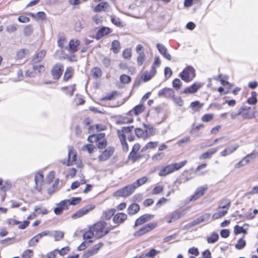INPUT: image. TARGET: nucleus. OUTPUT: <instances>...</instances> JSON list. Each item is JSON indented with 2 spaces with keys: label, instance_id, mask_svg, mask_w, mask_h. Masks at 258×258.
<instances>
[{
  "label": "nucleus",
  "instance_id": "ddd939ff",
  "mask_svg": "<svg viewBox=\"0 0 258 258\" xmlns=\"http://www.w3.org/2000/svg\"><path fill=\"white\" fill-rule=\"evenodd\" d=\"M114 152V148L112 147H109L106 149L98 156V160L100 162H104L107 160L112 156Z\"/></svg>",
  "mask_w": 258,
  "mask_h": 258
},
{
  "label": "nucleus",
  "instance_id": "8fccbe9b",
  "mask_svg": "<svg viewBox=\"0 0 258 258\" xmlns=\"http://www.w3.org/2000/svg\"><path fill=\"white\" fill-rule=\"evenodd\" d=\"M218 234L217 233L213 232L210 237L207 238V241L209 243H214L218 240Z\"/></svg>",
  "mask_w": 258,
  "mask_h": 258
},
{
  "label": "nucleus",
  "instance_id": "a19ab883",
  "mask_svg": "<svg viewBox=\"0 0 258 258\" xmlns=\"http://www.w3.org/2000/svg\"><path fill=\"white\" fill-rule=\"evenodd\" d=\"M107 141L105 137H103L99 138V140L97 142V147L98 149H102L107 146Z\"/></svg>",
  "mask_w": 258,
  "mask_h": 258
},
{
  "label": "nucleus",
  "instance_id": "9d476101",
  "mask_svg": "<svg viewBox=\"0 0 258 258\" xmlns=\"http://www.w3.org/2000/svg\"><path fill=\"white\" fill-rule=\"evenodd\" d=\"M207 189V185H204V186L198 187L196 189L194 194H193L190 197H189L188 200V202H190L191 201H195L199 199L200 197H201L205 194Z\"/></svg>",
  "mask_w": 258,
  "mask_h": 258
},
{
  "label": "nucleus",
  "instance_id": "5701e85b",
  "mask_svg": "<svg viewBox=\"0 0 258 258\" xmlns=\"http://www.w3.org/2000/svg\"><path fill=\"white\" fill-rule=\"evenodd\" d=\"M127 219V215L123 213L116 214L113 218L114 223L120 224L122 223Z\"/></svg>",
  "mask_w": 258,
  "mask_h": 258
},
{
  "label": "nucleus",
  "instance_id": "f3484780",
  "mask_svg": "<svg viewBox=\"0 0 258 258\" xmlns=\"http://www.w3.org/2000/svg\"><path fill=\"white\" fill-rule=\"evenodd\" d=\"M103 243L101 242L98 243L93 246L92 249L87 250L84 254L83 257L84 258H89L97 253L99 249L103 246Z\"/></svg>",
  "mask_w": 258,
  "mask_h": 258
},
{
  "label": "nucleus",
  "instance_id": "f03ea898",
  "mask_svg": "<svg viewBox=\"0 0 258 258\" xmlns=\"http://www.w3.org/2000/svg\"><path fill=\"white\" fill-rule=\"evenodd\" d=\"M106 225L105 222L99 221L90 227L96 238H101L108 233L110 229L105 228Z\"/></svg>",
  "mask_w": 258,
  "mask_h": 258
},
{
  "label": "nucleus",
  "instance_id": "09e8293b",
  "mask_svg": "<svg viewBox=\"0 0 258 258\" xmlns=\"http://www.w3.org/2000/svg\"><path fill=\"white\" fill-rule=\"evenodd\" d=\"M159 142L157 141L149 142L143 147V150L146 151L148 149H152L156 147Z\"/></svg>",
  "mask_w": 258,
  "mask_h": 258
},
{
  "label": "nucleus",
  "instance_id": "7ed1b4c3",
  "mask_svg": "<svg viewBox=\"0 0 258 258\" xmlns=\"http://www.w3.org/2000/svg\"><path fill=\"white\" fill-rule=\"evenodd\" d=\"M230 206V202L227 199H223L217 209V212L213 215V219L216 220L224 216L227 213Z\"/></svg>",
  "mask_w": 258,
  "mask_h": 258
},
{
  "label": "nucleus",
  "instance_id": "4468645a",
  "mask_svg": "<svg viewBox=\"0 0 258 258\" xmlns=\"http://www.w3.org/2000/svg\"><path fill=\"white\" fill-rule=\"evenodd\" d=\"M77 159V153L73 146L68 147V156L67 166H70L74 165Z\"/></svg>",
  "mask_w": 258,
  "mask_h": 258
},
{
  "label": "nucleus",
  "instance_id": "6e6d98bb",
  "mask_svg": "<svg viewBox=\"0 0 258 258\" xmlns=\"http://www.w3.org/2000/svg\"><path fill=\"white\" fill-rule=\"evenodd\" d=\"M138 54L139 55L137 57V61L138 65L141 66L143 64L145 60V54L144 53H141Z\"/></svg>",
  "mask_w": 258,
  "mask_h": 258
},
{
  "label": "nucleus",
  "instance_id": "20e7f679",
  "mask_svg": "<svg viewBox=\"0 0 258 258\" xmlns=\"http://www.w3.org/2000/svg\"><path fill=\"white\" fill-rule=\"evenodd\" d=\"M179 76L184 82H189L196 76L195 70L192 66H187L179 74Z\"/></svg>",
  "mask_w": 258,
  "mask_h": 258
},
{
  "label": "nucleus",
  "instance_id": "37998d69",
  "mask_svg": "<svg viewBox=\"0 0 258 258\" xmlns=\"http://www.w3.org/2000/svg\"><path fill=\"white\" fill-rule=\"evenodd\" d=\"M144 108L145 107L142 104L138 105L133 108V110L130 111V113L133 112L135 114L138 115L144 111Z\"/></svg>",
  "mask_w": 258,
  "mask_h": 258
},
{
  "label": "nucleus",
  "instance_id": "2eb2a0df",
  "mask_svg": "<svg viewBox=\"0 0 258 258\" xmlns=\"http://www.w3.org/2000/svg\"><path fill=\"white\" fill-rule=\"evenodd\" d=\"M63 71V66L61 63H56L52 69L51 74L55 79H58Z\"/></svg>",
  "mask_w": 258,
  "mask_h": 258
},
{
  "label": "nucleus",
  "instance_id": "680f3d73",
  "mask_svg": "<svg viewBox=\"0 0 258 258\" xmlns=\"http://www.w3.org/2000/svg\"><path fill=\"white\" fill-rule=\"evenodd\" d=\"M190 141V138L189 137H185L183 138L178 140L177 142V145L178 146L181 147L183 144L188 143Z\"/></svg>",
  "mask_w": 258,
  "mask_h": 258
},
{
  "label": "nucleus",
  "instance_id": "4be33fe9",
  "mask_svg": "<svg viewBox=\"0 0 258 258\" xmlns=\"http://www.w3.org/2000/svg\"><path fill=\"white\" fill-rule=\"evenodd\" d=\"M218 147L212 148L208 150L207 152L203 153L199 157L200 160H205L210 159L212 156L215 154L218 150Z\"/></svg>",
  "mask_w": 258,
  "mask_h": 258
},
{
  "label": "nucleus",
  "instance_id": "a878e982",
  "mask_svg": "<svg viewBox=\"0 0 258 258\" xmlns=\"http://www.w3.org/2000/svg\"><path fill=\"white\" fill-rule=\"evenodd\" d=\"M201 87V85L200 83H195L190 86L185 88L183 92L185 94L194 93L196 92Z\"/></svg>",
  "mask_w": 258,
  "mask_h": 258
},
{
  "label": "nucleus",
  "instance_id": "1a4fd4ad",
  "mask_svg": "<svg viewBox=\"0 0 258 258\" xmlns=\"http://www.w3.org/2000/svg\"><path fill=\"white\" fill-rule=\"evenodd\" d=\"M95 207V205H87L72 214L71 217L74 219L80 218L87 214L90 211L93 210Z\"/></svg>",
  "mask_w": 258,
  "mask_h": 258
},
{
  "label": "nucleus",
  "instance_id": "49530a36",
  "mask_svg": "<svg viewBox=\"0 0 258 258\" xmlns=\"http://www.w3.org/2000/svg\"><path fill=\"white\" fill-rule=\"evenodd\" d=\"M135 134L136 136L140 138L143 139L144 140H146L145 130L141 129L140 128H137L135 129Z\"/></svg>",
  "mask_w": 258,
  "mask_h": 258
},
{
  "label": "nucleus",
  "instance_id": "f257e3e1",
  "mask_svg": "<svg viewBox=\"0 0 258 258\" xmlns=\"http://www.w3.org/2000/svg\"><path fill=\"white\" fill-rule=\"evenodd\" d=\"M187 163L186 160L179 163H173L161 167L158 175L160 176H165L177 171L184 166Z\"/></svg>",
  "mask_w": 258,
  "mask_h": 258
},
{
  "label": "nucleus",
  "instance_id": "f704fd0d",
  "mask_svg": "<svg viewBox=\"0 0 258 258\" xmlns=\"http://www.w3.org/2000/svg\"><path fill=\"white\" fill-rule=\"evenodd\" d=\"M74 74V70L72 68L69 67L66 69L63 76V80L65 81H68L73 76Z\"/></svg>",
  "mask_w": 258,
  "mask_h": 258
},
{
  "label": "nucleus",
  "instance_id": "58836bf2",
  "mask_svg": "<svg viewBox=\"0 0 258 258\" xmlns=\"http://www.w3.org/2000/svg\"><path fill=\"white\" fill-rule=\"evenodd\" d=\"M91 75L94 78H98L102 76V71L99 68L95 67L91 70Z\"/></svg>",
  "mask_w": 258,
  "mask_h": 258
},
{
  "label": "nucleus",
  "instance_id": "e433bc0d",
  "mask_svg": "<svg viewBox=\"0 0 258 258\" xmlns=\"http://www.w3.org/2000/svg\"><path fill=\"white\" fill-rule=\"evenodd\" d=\"M51 236L54 237L55 241H59L63 238L64 233L61 231H54Z\"/></svg>",
  "mask_w": 258,
  "mask_h": 258
},
{
  "label": "nucleus",
  "instance_id": "4d7b16f0",
  "mask_svg": "<svg viewBox=\"0 0 258 258\" xmlns=\"http://www.w3.org/2000/svg\"><path fill=\"white\" fill-rule=\"evenodd\" d=\"M182 85V82L179 79H175L172 81V86L176 90L180 89Z\"/></svg>",
  "mask_w": 258,
  "mask_h": 258
},
{
  "label": "nucleus",
  "instance_id": "c85d7f7f",
  "mask_svg": "<svg viewBox=\"0 0 258 258\" xmlns=\"http://www.w3.org/2000/svg\"><path fill=\"white\" fill-rule=\"evenodd\" d=\"M105 135L104 133H100L98 134H93L90 135L87 140L90 143H97L100 138L105 137Z\"/></svg>",
  "mask_w": 258,
  "mask_h": 258
},
{
  "label": "nucleus",
  "instance_id": "338daca9",
  "mask_svg": "<svg viewBox=\"0 0 258 258\" xmlns=\"http://www.w3.org/2000/svg\"><path fill=\"white\" fill-rule=\"evenodd\" d=\"M33 255V251L31 249L25 250L22 254L23 258H31Z\"/></svg>",
  "mask_w": 258,
  "mask_h": 258
},
{
  "label": "nucleus",
  "instance_id": "412c9836",
  "mask_svg": "<svg viewBox=\"0 0 258 258\" xmlns=\"http://www.w3.org/2000/svg\"><path fill=\"white\" fill-rule=\"evenodd\" d=\"M157 48L162 56L166 59L170 60L171 59V55L168 53L167 51V48L162 44L158 43L157 44Z\"/></svg>",
  "mask_w": 258,
  "mask_h": 258
},
{
  "label": "nucleus",
  "instance_id": "774afa93",
  "mask_svg": "<svg viewBox=\"0 0 258 258\" xmlns=\"http://www.w3.org/2000/svg\"><path fill=\"white\" fill-rule=\"evenodd\" d=\"M164 186L162 185L156 186L153 189L152 193L154 195H158L161 193L163 190Z\"/></svg>",
  "mask_w": 258,
  "mask_h": 258
},
{
  "label": "nucleus",
  "instance_id": "864d4df0",
  "mask_svg": "<svg viewBox=\"0 0 258 258\" xmlns=\"http://www.w3.org/2000/svg\"><path fill=\"white\" fill-rule=\"evenodd\" d=\"M246 245L245 241L243 239V238H240L237 243L235 244V247L237 249H243Z\"/></svg>",
  "mask_w": 258,
  "mask_h": 258
},
{
  "label": "nucleus",
  "instance_id": "393cba45",
  "mask_svg": "<svg viewBox=\"0 0 258 258\" xmlns=\"http://www.w3.org/2000/svg\"><path fill=\"white\" fill-rule=\"evenodd\" d=\"M45 55L46 51L44 50H41L36 55V56H34L31 62L34 64H37L43 59Z\"/></svg>",
  "mask_w": 258,
  "mask_h": 258
},
{
  "label": "nucleus",
  "instance_id": "f8f14e48",
  "mask_svg": "<svg viewBox=\"0 0 258 258\" xmlns=\"http://www.w3.org/2000/svg\"><path fill=\"white\" fill-rule=\"evenodd\" d=\"M157 224L154 223H150L147 224L141 228L139 230L136 231L134 233V235L135 237H138L143 235L155 228Z\"/></svg>",
  "mask_w": 258,
  "mask_h": 258
},
{
  "label": "nucleus",
  "instance_id": "c03bdc74",
  "mask_svg": "<svg viewBox=\"0 0 258 258\" xmlns=\"http://www.w3.org/2000/svg\"><path fill=\"white\" fill-rule=\"evenodd\" d=\"M41 239V237L39 235L37 234L33 237H32L28 242V245L29 246H34L37 243L39 242V240Z\"/></svg>",
  "mask_w": 258,
  "mask_h": 258
},
{
  "label": "nucleus",
  "instance_id": "ea45409f",
  "mask_svg": "<svg viewBox=\"0 0 258 258\" xmlns=\"http://www.w3.org/2000/svg\"><path fill=\"white\" fill-rule=\"evenodd\" d=\"M93 236L95 237V235L94 234V232L92 230L91 227L89 228V229L84 233L83 234V238L84 240H89V242H92L91 240H90L91 239H92Z\"/></svg>",
  "mask_w": 258,
  "mask_h": 258
},
{
  "label": "nucleus",
  "instance_id": "e2e57ef3",
  "mask_svg": "<svg viewBox=\"0 0 258 258\" xmlns=\"http://www.w3.org/2000/svg\"><path fill=\"white\" fill-rule=\"evenodd\" d=\"M1 189L6 191L9 190L11 187V182L9 181H6L3 184H1Z\"/></svg>",
  "mask_w": 258,
  "mask_h": 258
},
{
  "label": "nucleus",
  "instance_id": "9b49d317",
  "mask_svg": "<svg viewBox=\"0 0 258 258\" xmlns=\"http://www.w3.org/2000/svg\"><path fill=\"white\" fill-rule=\"evenodd\" d=\"M250 107L242 106L239 108V114L243 119H251L254 117V113L251 112Z\"/></svg>",
  "mask_w": 258,
  "mask_h": 258
},
{
  "label": "nucleus",
  "instance_id": "473e14b6",
  "mask_svg": "<svg viewBox=\"0 0 258 258\" xmlns=\"http://www.w3.org/2000/svg\"><path fill=\"white\" fill-rule=\"evenodd\" d=\"M115 210L114 209H108L104 211L102 214V218L106 220H109L111 217L114 214Z\"/></svg>",
  "mask_w": 258,
  "mask_h": 258
},
{
  "label": "nucleus",
  "instance_id": "cd10ccee",
  "mask_svg": "<svg viewBox=\"0 0 258 258\" xmlns=\"http://www.w3.org/2000/svg\"><path fill=\"white\" fill-rule=\"evenodd\" d=\"M140 210V206L138 204H132L127 208V213L130 215L137 213Z\"/></svg>",
  "mask_w": 258,
  "mask_h": 258
},
{
  "label": "nucleus",
  "instance_id": "a211bd4d",
  "mask_svg": "<svg viewBox=\"0 0 258 258\" xmlns=\"http://www.w3.org/2000/svg\"><path fill=\"white\" fill-rule=\"evenodd\" d=\"M111 32V30L107 27H102L100 28L97 32L95 36V38L97 40H99L102 37L109 34Z\"/></svg>",
  "mask_w": 258,
  "mask_h": 258
},
{
  "label": "nucleus",
  "instance_id": "6e6552de",
  "mask_svg": "<svg viewBox=\"0 0 258 258\" xmlns=\"http://www.w3.org/2000/svg\"><path fill=\"white\" fill-rule=\"evenodd\" d=\"M44 70L43 66L40 64H34L31 62L30 68L26 72L25 75L27 77H34L37 73H40Z\"/></svg>",
  "mask_w": 258,
  "mask_h": 258
},
{
  "label": "nucleus",
  "instance_id": "6ab92c4d",
  "mask_svg": "<svg viewBox=\"0 0 258 258\" xmlns=\"http://www.w3.org/2000/svg\"><path fill=\"white\" fill-rule=\"evenodd\" d=\"M146 140L156 134V130L152 125L144 124Z\"/></svg>",
  "mask_w": 258,
  "mask_h": 258
},
{
  "label": "nucleus",
  "instance_id": "423d86ee",
  "mask_svg": "<svg viewBox=\"0 0 258 258\" xmlns=\"http://www.w3.org/2000/svg\"><path fill=\"white\" fill-rule=\"evenodd\" d=\"M135 190V186L131 184L117 190L113 193V195L114 197H126L131 195Z\"/></svg>",
  "mask_w": 258,
  "mask_h": 258
},
{
  "label": "nucleus",
  "instance_id": "603ef678",
  "mask_svg": "<svg viewBox=\"0 0 258 258\" xmlns=\"http://www.w3.org/2000/svg\"><path fill=\"white\" fill-rule=\"evenodd\" d=\"M95 149V147L92 144H87L84 145L82 148L83 151H87L90 154L92 153Z\"/></svg>",
  "mask_w": 258,
  "mask_h": 258
},
{
  "label": "nucleus",
  "instance_id": "dca6fc26",
  "mask_svg": "<svg viewBox=\"0 0 258 258\" xmlns=\"http://www.w3.org/2000/svg\"><path fill=\"white\" fill-rule=\"evenodd\" d=\"M158 96L168 98H174L175 92L172 89L165 88L158 92Z\"/></svg>",
  "mask_w": 258,
  "mask_h": 258
},
{
  "label": "nucleus",
  "instance_id": "c9c22d12",
  "mask_svg": "<svg viewBox=\"0 0 258 258\" xmlns=\"http://www.w3.org/2000/svg\"><path fill=\"white\" fill-rule=\"evenodd\" d=\"M147 178L145 176L142 177L136 180V182L132 183L133 185L135 186V189L136 188L141 186L145 183L147 181Z\"/></svg>",
  "mask_w": 258,
  "mask_h": 258
},
{
  "label": "nucleus",
  "instance_id": "a18cd8bd",
  "mask_svg": "<svg viewBox=\"0 0 258 258\" xmlns=\"http://www.w3.org/2000/svg\"><path fill=\"white\" fill-rule=\"evenodd\" d=\"M28 52V50L25 49H19L16 53L15 58L16 59H21L24 58L25 54Z\"/></svg>",
  "mask_w": 258,
  "mask_h": 258
},
{
  "label": "nucleus",
  "instance_id": "79ce46f5",
  "mask_svg": "<svg viewBox=\"0 0 258 258\" xmlns=\"http://www.w3.org/2000/svg\"><path fill=\"white\" fill-rule=\"evenodd\" d=\"M203 104L200 103L198 101L192 102L190 104V107L195 111H200L202 108Z\"/></svg>",
  "mask_w": 258,
  "mask_h": 258
},
{
  "label": "nucleus",
  "instance_id": "2f4dec72",
  "mask_svg": "<svg viewBox=\"0 0 258 258\" xmlns=\"http://www.w3.org/2000/svg\"><path fill=\"white\" fill-rule=\"evenodd\" d=\"M109 7V4L107 2H101L98 4L94 8L95 12H100L104 11L105 9Z\"/></svg>",
  "mask_w": 258,
  "mask_h": 258
},
{
  "label": "nucleus",
  "instance_id": "4c0bfd02",
  "mask_svg": "<svg viewBox=\"0 0 258 258\" xmlns=\"http://www.w3.org/2000/svg\"><path fill=\"white\" fill-rule=\"evenodd\" d=\"M43 181V175L42 173L38 172L35 176V182L36 186H41Z\"/></svg>",
  "mask_w": 258,
  "mask_h": 258
},
{
  "label": "nucleus",
  "instance_id": "3c124183",
  "mask_svg": "<svg viewBox=\"0 0 258 258\" xmlns=\"http://www.w3.org/2000/svg\"><path fill=\"white\" fill-rule=\"evenodd\" d=\"M159 252V251L153 248L151 249L149 252L145 253V254L146 258H154Z\"/></svg>",
  "mask_w": 258,
  "mask_h": 258
},
{
  "label": "nucleus",
  "instance_id": "0e129e2a",
  "mask_svg": "<svg viewBox=\"0 0 258 258\" xmlns=\"http://www.w3.org/2000/svg\"><path fill=\"white\" fill-rule=\"evenodd\" d=\"M33 27L30 25L26 26L24 29V33L26 36L30 35L33 33Z\"/></svg>",
  "mask_w": 258,
  "mask_h": 258
},
{
  "label": "nucleus",
  "instance_id": "c756f323",
  "mask_svg": "<svg viewBox=\"0 0 258 258\" xmlns=\"http://www.w3.org/2000/svg\"><path fill=\"white\" fill-rule=\"evenodd\" d=\"M210 214L206 213L197 218L194 221L197 225L202 222H208L210 219Z\"/></svg>",
  "mask_w": 258,
  "mask_h": 258
},
{
  "label": "nucleus",
  "instance_id": "bf43d9fd",
  "mask_svg": "<svg viewBox=\"0 0 258 258\" xmlns=\"http://www.w3.org/2000/svg\"><path fill=\"white\" fill-rule=\"evenodd\" d=\"M214 118V114L212 113L205 114L202 117V120L203 122H209L211 121Z\"/></svg>",
  "mask_w": 258,
  "mask_h": 258
},
{
  "label": "nucleus",
  "instance_id": "5fc2aeb1",
  "mask_svg": "<svg viewBox=\"0 0 258 258\" xmlns=\"http://www.w3.org/2000/svg\"><path fill=\"white\" fill-rule=\"evenodd\" d=\"M161 64V61L159 56H155L154 58V61L152 65L151 69L153 71H156V68L160 66Z\"/></svg>",
  "mask_w": 258,
  "mask_h": 258
},
{
  "label": "nucleus",
  "instance_id": "39448f33",
  "mask_svg": "<svg viewBox=\"0 0 258 258\" xmlns=\"http://www.w3.org/2000/svg\"><path fill=\"white\" fill-rule=\"evenodd\" d=\"M133 126L122 127L121 130L117 131L118 136L120 139L123 150L127 151L128 149V145L126 142V137L124 133H129L131 132Z\"/></svg>",
  "mask_w": 258,
  "mask_h": 258
},
{
  "label": "nucleus",
  "instance_id": "b1692460",
  "mask_svg": "<svg viewBox=\"0 0 258 258\" xmlns=\"http://www.w3.org/2000/svg\"><path fill=\"white\" fill-rule=\"evenodd\" d=\"M156 74V71L151 69L150 72L145 71L141 77V79L146 82L150 80Z\"/></svg>",
  "mask_w": 258,
  "mask_h": 258
},
{
  "label": "nucleus",
  "instance_id": "13d9d810",
  "mask_svg": "<svg viewBox=\"0 0 258 258\" xmlns=\"http://www.w3.org/2000/svg\"><path fill=\"white\" fill-rule=\"evenodd\" d=\"M120 81L122 83L128 84L131 81V78L126 75H122L120 77Z\"/></svg>",
  "mask_w": 258,
  "mask_h": 258
},
{
  "label": "nucleus",
  "instance_id": "052dcab7",
  "mask_svg": "<svg viewBox=\"0 0 258 258\" xmlns=\"http://www.w3.org/2000/svg\"><path fill=\"white\" fill-rule=\"evenodd\" d=\"M70 250V248L69 246H66L60 249H57V253L61 256H63L67 254Z\"/></svg>",
  "mask_w": 258,
  "mask_h": 258
},
{
  "label": "nucleus",
  "instance_id": "69168bd1",
  "mask_svg": "<svg viewBox=\"0 0 258 258\" xmlns=\"http://www.w3.org/2000/svg\"><path fill=\"white\" fill-rule=\"evenodd\" d=\"M111 21L113 24H114L116 26L120 27L121 26V22L119 18H117L115 16H111Z\"/></svg>",
  "mask_w": 258,
  "mask_h": 258
},
{
  "label": "nucleus",
  "instance_id": "aec40b11",
  "mask_svg": "<svg viewBox=\"0 0 258 258\" xmlns=\"http://www.w3.org/2000/svg\"><path fill=\"white\" fill-rule=\"evenodd\" d=\"M153 217L154 216L151 214H145L143 216H141L136 220L135 226L136 227L144 224L148 220L152 219Z\"/></svg>",
  "mask_w": 258,
  "mask_h": 258
},
{
  "label": "nucleus",
  "instance_id": "0eeeda50",
  "mask_svg": "<svg viewBox=\"0 0 258 258\" xmlns=\"http://www.w3.org/2000/svg\"><path fill=\"white\" fill-rule=\"evenodd\" d=\"M186 214L185 210H176L170 213L166 216L165 219L166 222L170 223L176 221V220L183 217Z\"/></svg>",
  "mask_w": 258,
  "mask_h": 258
},
{
  "label": "nucleus",
  "instance_id": "de8ad7c7",
  "mask_svg": "<svg viewBox=\"0 0 258 258\" xmlns=\"http://www.w3.org/2000/svg\"><path fill=\"white\" fill-rule=\"evenodd\" d=\"M257 156L258 152H256L255 151H253L252 153L247 155L245 157H244V160H246V162L248 163L250 162V160L255 159Z\"/></svg>",
  "mask_w": 258,
  "mask_h": 258
},
{
  "label": "nucleus",
  "instance_id": "72a5a7b5",
  "mask_svg": "<svg viewBox=\"0 0 258 258\" xmlns=\"http://www.w3.org/2000/svg\"><path fill=\"white\" fill-rule=\"evenodd\" d=\"M121 48L120 44L118 40H113L111 44V49L114 53H117Z\"/></svg>",
  "mask_w": 258,
  "mask_h": 258
},
{
  "label": "nucleus",
  "instance_id": "7c9ffc66",
  "mask_svg": "<svg viewBox=\"0 0 258 258\" xmlns=\"http://www.w3.org/2000/svg\"><path fill=\"white\" fill-rule=\"evenodd\" d=\"M80 44V41L78 40H74L72 39L69 42V48L71 52H74L77 51L78 46Z\"/></svg>",
  "mask_w": 258,
  "mask_h": 258
},
{
  "label": "nucleus",
  "instance_id": "bb28decb",
  "mask_svg": "<svg viewBox=\"0 0 258 258\" xmlns=\"http://www.w3.org/2000/svg\"><path fill=\"white\" fill-rule=\"evenodd\" d=\"M238 147V145H235L234 146H232L230 147L227 148L223 150L220 153V155L221 156H226L228 155H230L233 153L235 151L237 150Z\"/></svg>",
  "mask_w": 258,
  "mask_h": 258
}]
</instances>
